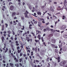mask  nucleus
<instances>
[{
    "label": "nucleus",
    "instance_id": "1",
    "mask_svg": "<svg viewBox=\"0 0 67 67\" xmlns=\"http://www.w3.org/2000/svg\"><path fill=\"white\" fill-rule=\"evenodd\" d=\"M66 63V61H62L59 64L60 66H64Z\"/></svg>",
    "mask_w": 67,
    "mask_h": 67
},
{
    "label": "nucleus",
    "instance_id": "2",
    "mask_svg": "<svg viewBox=\"0 0 67 67\" xmlns=\"http://www.w3.org/2000/svg\"><path fill=\"white\" fill-rule=\"evenodd\" d=\"M66 26L65 25H63L62 27H60V29L61 30H64L66 29Z\"/></svg>",
    "mask_w": 67,
    "mask_h": 67
},
{
    "label": "nucleus",
    "instance_id": "3",
    "mask_svg": "<svg viewBox=\"0 0 67 67\" xmlns=\"http://www.w3.org/2000/svg\"><path fill=\"white\" fill-rule=\"evenodd\" d=\"M38 20H39V21H41L44 20V19L42 18H40L39 17L38 18Z\"/></svg>",
    "mask_w": 67,
    "mask_h": 67
},
{
    "label": "nucleus",
    "instance_id": "4",
    "mask_svg": "<svg viewBox=\"0 0 67 67\" xmlns=\"http://www.w3.org/2000/svg\"><path fill=\"white\" fill-rule=\"evenodd\" d=\"M4 9H5V10H6L7 9V8H6V7L5 6H3V8H2V10H3V11H4Z\"/></svg>",
    "mask_w": 67,
    "mask_h": 67
},
{
    "label": "nucleus",
    "instance_id": "5",
    "mask_svg": "<svg viewBox=\"0 0 67 67\" xmlns=\"http://www.w3.org/2000/svg\"><path fill=\"white\" fill-rule=\"evenodd\" d=\"M38 23L39 24L38 25V26H39V27H41V25H42V23H41V22H39Z\"/></svg>",
    "mask_w": 67,
    "mask_h": 67
},
{
    "label": "nucleus",
    "instance_id": "6",
    "mask_svg": "<svg viewBox=\"0 0 67 67\" xmlns=\"http://www.w3.org/2000/svg\"><path fill=\"white\" fill-rule=\"evenodd\" d=\"M14 9V6H13L12 5L10 6V9L11 10H13Z\"/></svg>",
    "mask_w": 67,
    "mask_h": 67
},
{
    "label": "nucleus",
    "instance_id": "7",
    "mask_svg": "<svg viewBox=\"0 0 67 67\" xmlns=\"http://www.w3.org/2000/svg\"><path fill=\"white\" fill-rule=\"evenodd\" d=\"M56 59H58V63H59L60 61V57H58V58H57Z\"/></svg>",
    "mask_w": 67,
    "mask_h": 67
},
{
    "label": "nucleus",
    "instance_id": "8",
    "mask_svg": "<svg viewBox=\"0 0 67 67\" xmlns=\"http://www.w3.org/2000/svg\"><path fill=\"white\" fill-rule=\"evenodd\" d=\"M16 14V13H15V12L13 13H12V17H14V15H15Z\"/></svg>",
    "mask_w": 67,
    "mask_h": 67
},
{
    "label": "nucleus",
    "instance_id": "9",
    "mask_svg": "<svg viewBox=\"0 0 67 67\" xmlns=\"http://www.w3.org/2000/svg\"><path fill=\"white\" fill-rule=\"evenodd\" d=\"M24 14H25V18H29V16H27V14H26V13H25Z\"/></svg>",
    "mask_w": 67,
    "mask_h": 67
},
{
    "label": "nucleus",
    "instance_id": "10",
    "mask_svg": "<svg viewBox=\"0 0 67 67\" xmlns=\"http://www.w3.org/2000/svg\"><path fill=\"white\" fill-rule=\"evenodd\" d=\"M1 39L2 40V41L3 42H4V37L2 36V37L1 38Z\"/></svg>",
    "mask_w": 67,
    "mask_h": 67
},
{
    "label": "nucleus",
    "instance_id": "11",
    "mask_svg": "<svg viewBox=\"0 0 67 67\" xmlns=\"http://www.w3.org/2000/svg\"><path fill=\"white\" fill-rule=\"evenodd\" d=\"M23 60V58H21V59H19V62L20 63H21V62L22 61V62H23V60Z\"/></svg>",
    "mask_w": 67,
    "mask_h": 67
},
{
    "label": "nucleus",
    "instance_id": "12",
    "mask_svg": "<svg viewBox=\"0 0 67 67\" xmlns=\"http://www.w3.org/2000/svg\"><path fill=\"white\" fill-rule=\"evenodd\" d=\"M37 37L38 38H39V40H41V35H38Z\"/></svg>",
    "mask_w": 67,
    "mask_h": 67
},
{
    "label": "nucleus",
    "instance_id": "13",
    "mask_svg": "<svg viewBox=\"0 0 67 67\" xmlns=\"http://www.w3.org/2000/svg\"><path fill=\"white\" fill-rule=\"evenodd\" d=\"M4 30V25H3L2 27V31H3Z\"/></svg>",
    "mask_w": 67,
    "mask_h": 67
},
{
    "label": "nucleus",
    "instance_id": "14",
    "mask_svg": "<svg viewBox=\"0 0 67 67\" xmlns=\"http://www.w3.org/2000/svg\"><path fill=\"white\" fill-rule=\"evenodd\" d=\"M51 10L52 11V12H54V10L53 9V8H52V7H51L50 8Z\"/></svg>",
    "mask_w": 67,
    "mask_h": 67
},
{
    "label": "nucleus",
    "instance_id": "15",
    "mask_svg": "<svg viewBox=\"0 0 67 67\" xmlns=\"http://www.w3.org/2000/svg\"><path fill=\"white\" fill-rule=\"evenodd\" d=\"M64 37L65 38H67V34H65L64 35Z\"/></svg>",
    "mask_w": 67,
    "mask_h": 67
},
{
    "label": "nucleus",
    "instance_id": "16",
    "mask_svg": "<svg viewBox=\"0 0 67 67\" xmlns=\"http://www.w3.org/2000/svg\"><path fill=\"white\" fill-rule=\"evenodd\" d=\"M9 65L10 66H11L12 67H13V63H10L9 64Z\"/></svg>",
    "mask_w": 67,
    "mask_h": 67
},
{
    "label": "nucleus",
    "instance_id": "17",
    "mask_svg": "<svg viewBox=\"0 0 67 67\" xmlns=\"http://www.w3.org/2000/svg\"><path fill=\"white\" fill-rule=\"evenodd\" d=\"M52 42L53 43H55V40L54 39H52Z\"/></svg>",
    "mask_w": 67,
    "mask_h": 67
},
{
    "label": "nucleus",
    "instance_id": "18",
    "mask_svg": "<svg viewBox=\"0 0 67 67\" xmlns=\"http://www.w3.org/2000/svg\"><path fill=\"white\" fill-rule=\"evenodd\" d=\"M8 51V48H6V50L4 51V53H7Z\"/></svg>",
    "mask_w": 67,
    "mask_h": 67
},
{
    "label": "nucleus",
    "instance_id": "19",
    "mask_svg": "<svg viewBox=\"0 0 67 67\" xmlns=\"http://www.w3.org/2000/svg\"><path fill=\"white\" fill-rule=\"evenodd\" d=\"M21 20H24L25 18H24V16H21Z\"/></svg>",
    "mask_w": 67,
    "mask_h": 67
},
{
    "label": "nucleus",
    "instance_id": "20",
    "mask_svg": "<svg viewBox=\"0 0 67 67\" xmlns=\"http://www.w3.org/2000/svg\"><path fill=\"white\" fill-rule=\"evenodd\" d=\"M54 51L55 53H58V50L57 49H55Z\"/></svg>",
    "mask_w": 67,
    "mask_h": 67
},
{
    "label": "nucleus",
    "instance_id": "21",
    "mask_svg": "<svg viewBox=\"0 0 67 67\" xmlns=\"http://www.w3.org/2000/svg\"><path fill=\"white\" fill-rule=\"evenodd\" d=\"M37 13L38 15H41V14H42V13L41 12H37Z\"/></svg>",
    "mask_w": 67,
    "mask_h": 67
},
{
    "label": "nucleus",
    "instance_id": "22",
    "mask_svg": "<svg viewBox=\"0 0 67 67\" xmlns=\"http://www.w3.org/2000/svg\"><path fill=\"white\" fill-rule=\"evenodd\" d=\"M22 55H23V53H22V52H20V56L21 57V56H22Z\"/></svg>",
    "mask_w": 67,
    "mask_h": 67
},
{
    "label": "nucleus",
    "instance_id": "23",
    "mask_svg": "<svg viewBox=\"0 0 67 67\" xmlns=\"http://www.w3.org/2000/svg\"><path fill=\"white\" fill-rule=\"evenodd\" d=\"M36 13H34V15H33L34 16H35V17H37V16H36Z\"/></svg>",
    "mask_w": 67,
    "mask_h": 67
},
{
    "label": "nucleus",
    "instance_id": "24",
    "mask_svg": "<svg viewBox=\"0 0 67 67\" xmlns=\"http://www.w3.org/2000/svg\"><path fill=\"white\" fill-rule=\"evenodd\" d=\"M65 16L64 15H63L62 16V19H63V20H65Z\"/></svg>",
    "mask_w": 67,
    "mask_h": 67
},
{
    "label": "nucleus",
    "instance_id": "25",
    "mask_svg": "<svg viewBox=\"0 0 67 67\" xmlns=\"http://www.w3.org/2000/svg\"><path fill=\"white\" fill-rule=\"evenodd\" d=\"M23 28H21V30H24V29L25 28V27H24V26H23Z\"/></svg>",
    "mask_w": 67,
    "mask_h": 67
},
{
    "label": "nucleus",
    "instance_id": "26",
    "mask_svg": "<svg viewBox=\"0 0 67 67\" xmlns=\"http://www.w3.org/2000/svg\"><path fill=\"white\" fill-rule=\"evenodd\" d=\"M45 5H44L42 6L41 7L42 9H44L45 8Z\"/></svg>",
    "mask_w": 67,
    "mask_h": 67
},
{
    "label": "nucleus",
    "instance_id": "27",
    "mask_svg": "<svg viewBox=\"0 0 67 67\" xmlns=\"http://www.w3.org/2000/svg\"><path fill=\"white\" fill-rule=\"evenodd\" d=\"M26 40H29L30 39V38L28 37H26Z\"/></svg>",
    "mask_w": 67,
    "mask_h": 67
},
{
    "label": "nucleus",
    "instance_id": "28",
    "mask_svg": "<svg viewBox=\"0 0 67 67\" xmlns=\"http://www.w3.org/2000/svg\"><path fill=\"white\" fill-rule=\"evenodd\" d=\"M54 31H55V30H54L52 29V30L51 31V33H54Z\"/></svg>",
    "mask_w": 67,
    "mask_h": 67
},
{
    "label": "nucleus",
    "instance_id": "29",
    "mask_svg": "<svg viewBox=\"0 0 67 67\" xmlns=\"http://www.w3.org/2000/svg\"><path fill=\"white\" fill-rule=\"evenodd\" d=\"M5 25H6V28L8 27V25L7 23L5 24Z\"/></svg>",
    "mask_w": 67,
    "mask_h": 67
},
{
    "label": "nucleus",
    "instance_id": "30",
    "mask_svg": "<svg viewBox=\"0 0 67 67\" xmlns=\"http://www.w3.org/2000/svg\"><path fill=\"white\" fill-rule=\"evenodd\" d=\"M46 29L47 31H49V27H47L46 28Z\"/></svg>",
    "mask_w": 67,
    "mask_h": 67
},
{
    "label": "nucleus",
    "instance_id": "31",
    "mask_svg": "<svg viewBox=\"0 0 67 67\" xmlns=\"http://www.w3.org/2000/svg\"><path fill=\"white\" fill-rule=\"evenodd\" d=\"M16 55L18 57V58H19V54H18V53H16Z\"/></svg>",
    "mask_w": 67,
    "mask_h": 67
},
{
    "label": "nucleus",
    "instance_id": "32",
    "mask_svg": "<svg viewBox=\"0 0 67 67\" xmlns=\"http://www.w3.org/2000/svg\"><path fill=\"white\" fill-rule=\"evenodd\" d=\"M35 52H37V48H36L35 49Z\"/></svg>",
    "mask_w": 67,
    "mask_h": 67
},
{
    "label": "nucleus",
    "instance_id": "33",
    "mask_svg": "<svg viewBox=\"0 0 67 67\" xmlns=\"http://www.w3.org/2000/svg\"><path fill=\"white\" fill-rule=\"evenodd\" d=\"M31 56H33V51L31 52Z\"/></svg>",
    "mask_w": 67,
    "mask_h": 67
},
{
    "label": "nucleus",
    "instance_id": "34",
    "mask_svg": "<svg viewBox=\"0 0 67 67\" xmlns=\"http://www.w3.org/2000/svg\"><path fill=\"white\" fill-rule=\"evenodd\" d=\"M18 53H21V51H20V50L18 49Z\"/></svg>",
    "mask_w": 67,
    "mask_h": 67
},
{
    "label": "nucleus",
    "instance_id": "35",
    "mask_svg": "<svg viewBox=\"0 0 67 67\" xmlns=\"http://www.w3.org/2000/svg\"><path fill=\"white\" fill-rule=\"evenodd\" d=\"M25 34H27V33L25 32V33H24L23 35V36H24V35H25Z\"/></svg>",
    "mask_w": 67,
    "mask_h": 67
},
{
    "label": "nucleus",
    "instance_id": "36",
    "mask_svg": "<svg viewBox=\"0 0 67 67\" xmlns=\"http://www.w3.org/2000/svg\"><path fill=\"white\" fill-rule=\"evenodd\" d=\"M20 49V47L19 46H18L17 47V50H18V49Z\"/></svg>",
    "mask_w": 67,
    "mask_h": 67
},
{
    "label": "nucleus",
    "instance_id": "37",
    "mask_svg": "<svg viewBox=\"0 0 67 67\" xmlns=\"http://www.w3.org/2000/svg\"><path fill=\"white\" fill-rule=\"evenodd\" d=\"M29 8L30 9H32V7H31V5H29Z\"/></svg>",
    "mask_w": 67,
    "mask_h": 67
},
{
    "label": "nucleus",
    "instance_id": "38",
    "mask_svg": "<svg viewBox=\"0 0 67 67\" xmlns=\"http://www.w3.org/2000/svg\"><path fill=\"white\" fill-rule=\"evenodd\" d=\"M51 45L53 47H54L55 46V45H54V44H51Z\"/></svg>",
    "mask_w": 67,
    "mask_h": 67
},
{
    "label": "nucleus",
    "instance_id": "39",
    "mask_svg": "<svg viewBox=\"0 0 67 67\" xmlns=\"http://www.w3.org/2000/svg\"><path fill=\"white\" fill-rule=\"evenodd\" d=\"M21 48H23V44L21 45Z\"/></svg>",
    "mask_w": 67,
    "mask_h": 67
},
{
    "label": "nucleus",
    "instance_id": "40",
    "mask_svg": "<svg viewBox=\"0 0 67 67\" xmlns=\"http://www.w3.org/2000/svg\"><path fill=\"white\" fill-rule=\"evenodd\" d=\"M9 5H11V4H12V3L11 2H10L9 3Z\"/></svg>",
    "mask_w": 67,
    "mask_h": 67
},
{
    "label": "nucleus",
    "instance_id": "41",
    "mask_svg": "<svg viewBox=\"0 0 67 67\" xmlns=\"http://www.w3.org/2000/svg\"><path fill=\"white\" fill-rule=\"evenodd\" d=\"M49 58H48L47 59V62H49Z\"/></svg>",
    "mask_w": 67,
    "mask_h": 67
},
{
    "label": "nucleus",
    "instance_id": "42",
    "mask_svg": "<svg viewBox=\"0 0 67 67\" xmlns=\"http://www.w3.org/2000/svg\"><path fill=\"white\" fill-rule=\"evenodd\" d=\"M63 8L64 9H65L66 7V6H63Z\"/></svg>",
    "mask_w": 67,
    "mask_h": 67
},
{
    "label": "nucleus",
    "instance_id": "43",
    "mask_svg": "<svg viewBox=\"0 0 67 67\" xmlns=\"http://www.w3.org/2000/svg\"><path fill=\"white\" fill-rule=\"evenodd\" d=\"M48 65L47 66V67H50V64L49 63H48Z\"/></svg>",
    "mask_w": 67,
    "mask_h": 67
},
{
    "label": "nucleus",
    "instance_id": "44",
    "mask_svg": "<svg viewBox=\"0 0 67 67\" xmlns=\"http://www.w3.org/2000/svg\"><path fill=\"white\" fill-rule=\"evenodd\" d=\"M32 34L33 35V36H35V34H34V33L33 32H31Z\"/></svg>",
    "mask_w": 67,
    "mask_h": 67
},
{
    "label": "nucleus",
    "instance_id": "45",
    "mask_svg": "<svg viewBox=\"0 0 67 67\" xmlns=\"http://www.w3.org/2000/svg\"><path fill=\"white\" fill-rule=\"evenodd\" d=\"M10 39L11 40H12V41H13V37H11L10 38Z\"/></svg>",
    "mask_w": 67,
    "mask_h": 67
},
{
    "label": "nucleus",
    "instance_id": "46",
    "mask_svg": "<svg viewBox=\"0 0 67 67\" xmlns=\"http://www.w3.org/2000/svg\"><path fill=\"white\" fill-rule=\"evenodd\" d=\"M26 14H29V12H28V11L27 10L26 11Z\"/></svg>",
    "mask_w": 67,
    "mask_h": 67
},
{
    "label": "nucleus",
    "instance_id": "47",
    "mask_svg": "<svg viewBox=\"0 0 67 67\" xmlns=\"http://www.w3.org/2000/svg\"><path fill=\"white\" fill-rule=\"evenodd\" d=\"M8 34H9L10 35V31H8Z\"/></svg>",
    "mask_w": 67,
    "mask_h": 67
},
{
    "label": "nucleus",
    "instance_id": "48",
    "mask_svg": "<svg viewBox=\"0 0 67 67\" xmlns=\"http://www.w3.org/2000/svg\"><path fill=\"white\" fill-rule=\"evenodd\" d=\"M46 29H43V32H46Z\"/></svg>",
    "mask_w": 67,
    "mask_h": 67
},
{
    "label": "nucleus",
    "instance_id": "49",
    "mask_svg": "<svg viewBox=\"0 0 67 67\" xmlns=\"http://www.w3.org/2000/svg\"><path fill=\"white\" fill-rule=\"evenodd\" d=\"M36 63H39V61L37 60H36Z\"/></svg>",
    "mask_w": 67,
    "mask_h": 67
},
{
    "label": "nucleus",
    "instance_id": "50",
    "mask_svg": "<svg viewBox=\"0 0 67 67\" xmlns=\"http://www.w3.org/2000/svg\"><path fill=\"white\" fill-rule=\"evenodd\" d=\"M33 8V10H36V9H35V7H32Z\"/></svg>",
    "mask_w": 67,
    "mask_h": 67
},
{
    "label": "nucleus",
    "instance_id": "51",
    "mask_svg": "<svg viewBox=\"0 0 67 67\" xmlns=\"http://www.w3.org/2000/svg\"><path fill=\"white\" fill-rule=\"evenodd\" d=\"M44 20H42L43 21H42V23H45V21H44Z\"/></svg>",
    "mask_w": 67,
    "mask_h": 67
},
{
    "label": "nucleus",
    "instance_id": "52",
    "mask_svg": "<svg viewBox=\"0 0 67 67\" xmlns=\"http://www.w3.org/2000/svg\"><path fill=\"white\" fill-rule=\"evenodd\" d=\"M37 41H39V40H35V42H36V43H37Z\"/></svg>",
    "mask_w": 67,
    "mask_h": 67
},
{
    "label": "nucleus",
    "instance_id": "53",
    "mask_svg": "<svg viewBox=\"0 0 67 67\" xmlns=\"http://www.w3.org/2000/svg\"><path fill=\"white\" fill-rule=\"evenodd\" d=\"M19 64H17L16 67H19Z\"/></svg>",
    "mask_w": 67,
    "mask_h": 67
},
{
    "label": "nucleus",
    "instance_id": "54",
    "mask_svg": "<svg viewBox=\"0 0 67 67\" xmlns=\"http://www.w3.org/2000/svg\"><path fill=\"white\" fill-rule=\"evenodd\" d=\"M52 30H53V29H49V31H51Z\"/></svg>",
    "mask_w": 67,
    "mask_h": 67
},
{
    "label": "nucleus",
    "instance_id": "55",
    "mask_svg": "<svg viewBox=\"0 0 67 67\" xmlns=\"http://www.w3.org/2000/svg\"><path fill=\"white\" fill-rule=\"evenodd\" d=\"M47 18L48 20H49V16H47Z\"/></svg>",
    "mask_w": 67,
    "mask_h": 67
},
{
    "label": "nucleus",
    "instance_id": "56",
    "mask_svg": "<svg viewBox=\"0 0 67 67\" xmlns=\"http://www.w3.org/2000/svg\"><path fill=\"white\" fill-rule=\"evenodd\" d=\"M34 24H36V23H37V21H35L34 22Z\"/></svg>",
    "mask_w": 67,
    "mask_h": 67
},
{
    "label": "nucleus",
    "instance_id": "57",
    "mask_svg": "<svg viewBox=\"0 0 67 67\" xmlns=\"http://www.w3.org/2000/svg\"><path fill=\"white\" fill-rule=\"evenodd\" d=\"M15 62H19V60L16 59V60L15 61Z\"/></svg>",
    "mask_w": 67,
    "mask_h": 67
},
{
    "label": "nucleus",
    "instance_id": "58",
    "mask_svg": "<svg viewBox=\"0 0 67 67\" xmlns=\"http://www.w3.org/2000/svg\"><path fill=\"white\" fill-rule=\"evenodd\" d=\"M17 40V37H15V41H16Z\"/></svg>",
    "mask_w": 67,
    "mask_h": 67
},
{
    "label": "nucleus",
    "instance_id": "59",
    "mask_svg": "<svg viewBox=\"0 0 67 67\" xmlns=\"http://www.w3.org/2000/svg\"><path fill=\"white\" fill-rule=\"evenodd\" d=\"M32 39H30V42H32Z\"/></svg>",
    "mask_w": 67,
    "mask_h": 67
},
{
    "label": "nucleus",
    "instance_id": "60",
    "mask_svg": "<svg viewBox=\"0 0 67 67\" xmlns=\"http://www.w3.org/2000/svg\"><path fill=\"white\" fill-rule=\"evenodd\" d=\"M18 4L19 5H21V3H20V2H19L18 3Z\"/></svg>",
    "mask_w": 67,
    "mask_h": 67
},
{
    "label": "nucleus",
    "instance_id": "61",
    "mask_svg": "<svg viewBox=\"0 0 67 67\" xmlns=\"http://www.w3.org/2000/svg\"><path fill=\"white\" fill-rule=\"evenodd\" d=\"M16 46H19V43H16Z\"/></svg>",
    "mask_w": 67,
    "mask_h": 67
},
{
    "label": "nucleus",
    "instance_id": "62",
    "mask_svg": "<svg viewBox=\"0 0 67 67\" xmlns=\"http://www.w3.org/2000/svg\"><path fill=\"white\" fill-rule=\"evenodd\" d=\"M27 51L28 52H29V53H30V52H31V51H30V50H28Z\"/></svg>",
    "mask_w": 67,
    "mask_h": 67
},
{
    "label": "nucleus",
    "instance_id": "63",
    "mask_svg": "<svg viewBox=\"0 0 67 67\" xmlns=\"http://www.w3.org/2000/svg\"><path fill=\"white\" fill-rule=\"evenodd\" d=\"M43 45H45L46 44V43H45V42H43Z\"/></svg>",
    "mask_w": 67,
    "mask_h": 67
},
{
    "label": "nucleus",
    "instance_id": "64",
    "mask_svg": "<svg viewBox=\"0 0 67 67\" xmlns=\"http://www.w3.org/2000/svg\"><path fill=\"white\" fill-rule=\"evenodd\" d=\"M63 67H67V65H65V66H63Z\"/></svg>",
    "mask_w": 67,
    "mask_h": 67
}]
</instances>
